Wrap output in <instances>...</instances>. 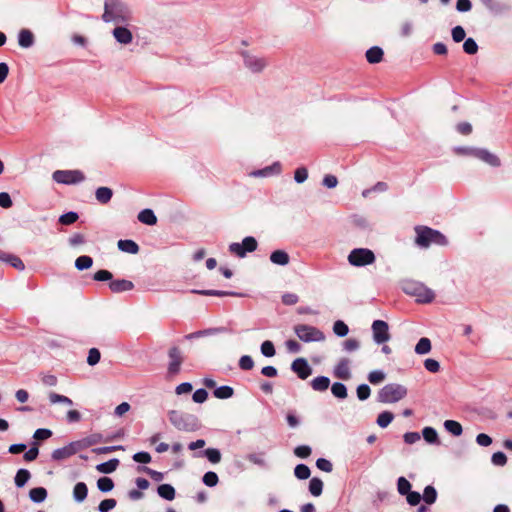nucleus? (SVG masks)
<instances>
[{"instance_id":"obj_57","label":"nucleus","mask_w":512,"mask_h":512,"mask_svg":"<svg viewBox=\"0 0 512 512\" xmlns=\"http://www.w3.org/2000/svg\"><path fill=\"white\" fill-rule=\"evenodd\" d=\"M357 397L360 401H364L369 398L371 394V389L367 384H360L357 387Z\"/></svg>"},{"instance_id":"obj_44","label":"nucleus","mask_w":512,"mask_h":512,"mask_svg":"<svg viewBox=\"0 0 512 512\" xmlns=\"http://www.w3.org/2000/svg\"><path fill=\"white\" fill-rule=\"evenodd\" d=\"M394 419L393 413L389 411H384L380 413L377 417V424L381 428H386Z\"/></svg>"},{"instance_id":"obj_25","label":"nucleus","mask_w":512,"mask_h":512,"mask_svg":"<svg viewBox=\"0 0 512 512\" xmlns=\"http://www.w3.org/2000/svg\"><path fill=\"white\" fill-rule=\"evenodd\" d=\"M137 218L146 225H155L157 223V217L151 209H143L139 212Z\"/></svg>"},{"instance_id":"obj_23","label":"nucleus","mask_w":512,"mask_h":512,"mask_svg":"<svg viewBox=\"0 0 512 512\" xmlns=\"http://www.w3.org/2000/svg\"><path fill=\"white\" fill-rule=\"evenodd\" d=\"M383 50L378 46H373L366 51V59L371 64H376L382 61Z\"/></svg>"},{"instance_id":"obj_9","label":"nucleus","mask_w":512,"mask_h":512,"mask_svg":"<svg viewBox=\"0 0 512 512\" xmlns=\"http://www.w3.org/2000/svg\"><path fill=\"white\" fill-rule=\"evenodd\" d=\"M461 151L474 156L475 158L481 160L482 162H484L492 167H499L501 165V161H500L499 157L487 149L463 148V149H461Z\"/></svg>"},{"instance_id":"obj_32","label":"nucleus","mask_w":512,"mask_h":512,"mask_svg":"<svg viewBox=\"0 0 512 512\" xmlns=\"http://www.w3.org/2000/svg\"><path fill=\"white\" fill-rule=\"evenodd\" d=\"M213 395L218 399H229L234 395V389L231 386L223 385L215 388Z\"/></svg>"},{"instance_id":"obj_3","label":"nucleus","mask_w":512,"mask_h":512,"mask_svg":"<svg viewBox=\"0 0 512 512\" xmlns=\"http://www.w3.org/2000/svg\"><path fill=\"white\" fill-rule=\"evenodd\" d=\"M402 288L407 295L415 297L419 303H430L435 298L433 290L417 281H406Z\"/></svg>"},{"instance_id":"obj_13","label":"nucleus","mask_w":512,"mask_h":512,"mask_svg":"<svg viewBox=\"0 0 512 512\" xmlns=\"http://www.w3.org/2000/svg\"><path fill=\"white\" fill-rule=\"evenodd\" d=\"M242 55L245 66L254 73L261 72L267 66V61L262 57L252 55L248 52H244Z\"/></svg>"},{"instance_id":"obj_54","label":"nucleus","mask_w":512,"mask_h":512,"mask_svg":"<svg viewBox=\"0 0 512 512\" xmlns=\"http://www.w3.org/2000/svg\"><path fill=\"white\" fill-rule=\"evenodd\" d=\"M397 489L399 494L406 495L410 492L411 484L405 477L398 478Z\"/></svg>"},{"instance_id":"obj_50","label":"nucleus","mask_w":512,"mask_h":512,"mask_svg":"<svg viewBox=\"0 0 512 512\" xmlns=\"http://www.w3.org/2000/svg\"><path fill=\"white\" fill-rule=\"evenodd\" d=\"M463 50L469 55H474L478 52V45L473 38H467L464 41Z\"/></svg>"},{"instance_id":"obj_45","label":"nucleus","mask_w":512,"mask_h":512,"mask_svg":"<svg viewBox=\"0 0 512 512\" xmlns=\"http://www.w3.org/2000/svg\"><path fill=\"white\" fill-rule=\"evenodd\" d=\"M204 454L209 462L213 464H217L221 461V452L216 448H207Z\"/></svg>"},{"instance_id":"obj_34","label":"nucleus","mask_w":512,"mask_h":512,"mask_svg":"<svg viewBox=\"0 0 512 512\" xmlns=\"http://www.w3.org/2000/svg\"><path fill=\"white\" fill-rule=\"evenodd\" d=\"M431 351V341L430 339L423 337L421 338L415 346V353L418 355H425Z\"/></svg>"},{"instance_id":"obj_38","label":"nucleus","mask_w":512,"mask_h":512,"mask_svg":"<svg viewBox=\"0 0 512 512\" xmlns=\"http://www.w3.org/2000/svg\"><path fill=\"white\" fill-rule=\"evenodd\" d=\"M331 392L338 399H345L348 395L346 386L341 382H335L331 387Z\"/></svg>"},{"instance_id":"obj_27","label":"nucleus","mask_w":512,"mask_h":512,"mask_svg":"<svg viewBox=\"0 0 512 512\" xmlns=\"http://www.w3.org/2000/svg\"><path fill=\"white\" fill-rule=\"evenodd\" d=\"M119 465V460L113 458L107 462L100 463L96 466L97 471L103 474H110L114 472Z\"/></svg>"},{"instance_id":"obj_55","label":"nucleus","mask_w":512,"mask_h":512,"mask_svg":"<svg viewBox=\"0 0 512 512\" xmlns=\"http://www.w3.org/2000/svg\"><path fill=\"white\" fill-rule=\"evenodd\" d=\"M261 353L265 357H273L276 353L274 344L269 340L264 341L261 344Z\"/></svg>"},{"instance_id":"obj_63","label":"nucleus","mask_w":512,"mask_h":512,"mask_svg":"<svg viewBox=\"0 0 512 512\" xmlns=\"http://www.w3.org/2000/svg\"><path fill=\"white\" fill-rule=\"evenodd\" d=\"M495 466H504L507 463V457L503 452H495L491 458Z\"/></svg>"},{"instance_id":"obj_5","label":"nucleus","mask_w":512,"mask_h":512,"mask_svg":"<svg viewBox=\"0 0 512 512\" xmlns=\"http://www.w3.org/2000/svg\"><path fill=\"white\" fill-rule=\"evenodd\" d=\"M407 388L401 384L390 383L385 385L378 392L377 399L381 403H395L405 398Z\"/></svg>"},{"instance_id":"obj_59","label":"nucleus","mask_w":512,"mask_h":512,"mask_svg":"<svg viewBox=\"0 0 512 512\" xmlns=\"http://www.w3.org/2000/svg\"><path fill=\"white\" fill-rule=\"evenodd\" d=\"M452 39L456 42V43H459L461 41H463L465 39V36H466V33H465V30L462 26H455L453 29H452Z\"/></svg>"},{"instance_id":"obj_60","label":"nucleus","mask_w":512,"mask_h":512,"mask_svg":"<svg viewBox=\"0 0 512 512\" xmlns=\"http://www.w3.org/2000/svg\"><path fill=\"white\" fill-rule=\"evenodd\" d=\"M311 448L307 445H300L294 449V454L299 458H307L311 455Z\"/></svg>"},{"instance_id":"obj_43","label":"nucleus","mask_w":512,"mask_h":512,"mask_svg":"<svg viewBox=\"0 0 512 512\" xmlns=\"http://www.w3.org/2000/svg\"><path fill=\"white\" fill-rule=\"evenodd\" d=\"M310 468L305 464H298L294 469V475L300 480H306L310 477Z\"/></svg>"},{"instance_id":"obj_21","label":"nucleus","mask_w":512,"mask_h":512,"mask_svg":"<svg viewBox=\"0 0 512 512\" xmlns=\"http://www.w3.org/2000/svg\"><path fill=\"white\" fill-rule=\"evenodd\" d=\"M101 441V435L100 434H92L90 436H87L81 440L75 441V444L79 451L86 449L90 446H93Z\"/></svg>"},{"instance_id":"obj_22","label":"nucleus","mask_w":512,"mask_h":512,"mask_svg":"<svg viewBox=\"0 0 512 512\" xmlns=\"http://www.w3.org/2000/svg\"><path fill=\"white\" fill-rule=\"evenodd\" d=\"M281 172V164L279 162H275L270 166H267L263 169L254 171L252 173L255 177H267L272 174H279Z\"/></svg>"},{"instance_id":"obj_24","label":"nucleus","mask_w":512,"mask_h":512,"mask_svg":"<svg viewBox=\"0 0 512 512\" xmlns=\"http://www.w3.org/2000/svg\"><path fill=\"white\" fill-rule=\"evenodd\" d=\"M117 246L119 250L129 254H137L139 252V246L133 240H119Z\"/></svg>"},{"instance_id":"obj_47","label":"nucleus","mask_w":512,"mask_h":512,"mask_svg":"<svg viewBox=\"0 0 512 512\" xmlns=\"http://www.w3.org/2000/svg\"><path fill=\"white\" fill-rule=\"evenodd\" d=\"M49 400L52 404L62 403V404L69 405V406H71L73 404V402L70 398H68L67 396H64V395L57 394L55 392H51L49 394Z\"/></svg>"},{"instance_id":"obj_39","label":"nucleus","mask_w":512,"mask_h":512,"mask_svg":"<svg viewBox=\"0 0 512 512\" xmlns=\"http://www.w3.org/2000/svg\"><path fill=\"white\" fill-rule=\"evenodd\" d=\"M422 435H423V438L425 439V441L430 443V444H438L439 443V441H438V433L432 427H425L422 430Z\"/></svg>"},{"instance_id":"obj_12","label":"nucleus","mask_w":512,"mask_h":512,"mask_svg":"<svg viewBox=\"0 0 512 512\" xmlns=\"http://www.w3.org/2000/svg\"><path fill=\"white\" fill-rule=\"evenodd\" d=\"M130 24H117L112 30V35L117 43L121 45H129L133 41L132 31L129 29Z\"/></svg>"},{"instance_id":"obj_31","label":"nucleus","mask_w":512,"mask_h":512,"mask_svg":"<svg viewBox=\"0 0 512 512\" xmlns=\"http://www.w3.org/2000/svg\"><path fill=\"white\" fill-rule=\"evenodd\" d=\"M29 497L35 503H42L47 498V490L43 487L32 488Z\"/></svg>"},{"instance_id":"obj_46","label":"nucleus","mask_w":512,"mask_h":512,"mask_svg":"<svg viewBox=\"0 0 512 512\" xmlns=\"http://www.w3.org/2000/svg\"><path fill=\"white\" fill-rule=\"evenodd\" d=\"M385 377L386 375L382 370H373L368 374V381L373 385H377L384 381Z\"/></svg>"},{"instance_id":"obj_40","label":"nucleus","mask_w":512,"mask_h":512,"mask_svg":"<svg viewBox=\"0 0 512 512\" xmlns=\"http://www.w3.org/2000/svg\"><path fill=\"white\" fill-rule=\"evenodd\" d=\"M437 491L433 486H426L423 493V500L426 504L431 505L436 502Z\"/></svg>"},{"instance_id":"obj_29","label":"nucleus","mask_w":512,"mask_h":512,"mask_svg":"<svg viewBox=\"0 0 512 512\" xmlns=\"http://www.w3.org/2000/svg\"><path fill=\"white\" fill-rule=\"evenodd\" d=\"M113 196V191L108 187H99L95 192V197L101 204L108 203Z\"/></svg>"},{"instance_id":"obj_6","label":"nucleus","mask_w":512,"mask_h":512,"mask_svg":"<svg viewBox=\"0 0 512 512\" xmlns=\"http://www.w3.org/2000/svg\"><path fill=\"white\" fill-rule=\"evenodd\" d=\"M294 332L303 342H320L325 340L324 333L314 326L299 324L294 327Z\"/></svg>"},{"instance_id":"obj_19","label":"nucleus","mask_w":512,"mask_h":512,"mask_svg":"<svg viewBox=\"0 0 512 512\" xmlns=\"http://www.w3.org/2000/svg\"><path fill=\"white\" fill-rule=\"evenodd\" d=\"M109 288L114 293L130 291L134 288V284L126 279H116L109 283Z\"/></svg>"},{"instance_id":"obj_15","label":"nucleus","mask_w":512,"mask_h":512,"mask_svg":"<svg viewBox=\"0 0 512 512\" xmlns=\"http://www.w3.org/2000/svg\"><path fill=\"white\" fill-rule=\"evenodd\" d=\"M78 451L79 450H78V448H77V446L75 444V441H73V442H70L68 445H66L64 447L55 449L52 452L51 457L55 461H62V460L70 458L71 456L76 454Z\"/></svg>"},{"instance_id":"obj_35","label":"nucleus","mask_w":512,"mask_h":512,"mask_svg":"<svg viewBox=\"0 0 512 512\" xmlns=\"http://www.w3.org/2000/svg\"><path fill=\"white\" fill-rule=\"evenodd\" d=\"M444 427L454 436H460L463 432L461 424L455 420H446L444 422Z\"/></svg>"},{"instance_id":"obj_41","label":"nucleus","mask_w":512,"mask_h":512,"mask_svg":"<svg viewBox=\"0 0 512 512\" xmlns=\"http://www.w3.org/2000/svg\"><path fill=\"white\" fill-rule=\"evenodd\" d=\"M97 487L101 492L107 493L114 488V482L109 477H101L97 481Z\"/></svg>"},{"instance_id":"obj_26","label":"nucleus","mask_w":512,"mask_h":512,"mask_svg":"<svg viewBox=\"0 0 512 512\" xmlns=\"http://www.w3.org/2000/svg\"><path fill=\"white\" fill-rule=\"evenodd\" d=\"M88 494L87 485L84 482H78L73 489V497L76 502H83Z\"/></svg>"},{"instance_id":"obj_64","label":"nucleus","mask_w":512,"mask_h":512,"mask_svg":"<svg viewBox=\"0 0 512 512\" xmlns=\"http://www.w3.org/2000/svg\"><path fill=\"white\" fill-rule=\"evenodd\" d=\"M207 398H208V393L203 388L197 389L193 393V396H192L193 401L196 403H203L207 400Z\"/></svg>"},{"instance_id":"obj_10","label":"nucleus","mask_w":512,"mask_h":512,"mask_svg":"<svg viewBox=\"0 0 512 512\" xmlns=\"http://www.w3.org/2000/svg\"><path fill=\"white\" fill-rule=\"evenodd\" d=\"M372 338L375 344L382 345L391 339L389 325L383 320H375L371 325Z\"/></svg>"},{"instance_id":"obj_42","label":"nucleus","mask_w":512,"mask_h":512,"mask_svg":"<svg viewBox=\"0 0 512 512\" xmlns=\"http://www.w3.org/2000/svg\"><path fill=\"white\" fill-rule=\"evenodd\" d=\"M92 264H93L92 258L90 256H86V255L79 256L75 260V267L80 271L89 269L92 266Z\"/></svg>"},{"instance_id":"obj_37","label":"nucleus","mask_w":512,"mask_h":512,"mask_svg":"<svg viewBox=\"0 0 512 512\" xmlns=\"http://www.w3.org/2000/svg\"><path fill=\"white\" fill-rule=\"evenodd\" d=\"M31 474L27 469H19L15 476V485L19 488L23 487L30 479Z\"/></svg>"},{"instance_id":"obj_36","label":"nucleus","mask_w":512,"mask_h":512,"mask_svg":"<svg viewBox=\"0 0 512 512\" xmlns=\"http://www.w3.org/2000/svg\"><path fill=\"white\" fill-rule=\"evenodd\" d=\"M309 491L310 493L318 497L322 494L323 491V482L320 478L314 477L309 482Z\"/></svg>"},{"instance_id":"obj_11","label":"nucleus","mask_w":512,"mask_h":512,"mask_svg":"<svg viewBox=\"0 0 512 512\" xmlns=\"http://www.w3.org/2000/svg\"><path fill=\"white\" fill-rule=\"evenodd\" d=\"M258 243L252 236H247L243 239L242 243H231L229 245V251L232 254L237 255L240 258L246 256L247 252H254L257 249Z\"/></svg>"},{"instance_id":"obj_52","label":"nucleus","mask_w":512,"mask_h":512,"mask_svg":"<svg viewBox=\"0 0 512 512\" xmlns=\"http://www.w3.org/2000/svg\"><path fill=\"white\" fill-rule=\"evenodd\" d=\"M219 481L218 475L215 472H206L203 476V483L208 487H214Z\"/></svg>"},{"instance_id":"obj_30","label":"nucleus","mask_w":512,"mask_h":512,"mask_svg":"<svg viewBox=\"0 0 512 512\" xmlns=\"http://www.w3.org/2000/svg\"><path fill=\"white\" fill-rule=\"evenodd\" d=\"M330 385V379L326 376H318L311 381V386L315 391H325Z\"/></svg>"},{"instance_id":"obj_20","label":"nucleus","mask_w":512,"mask_h":512,"mask_svg":"<svg viewBox=\"0 0 512 512\" xmlns=\"http://www.w3.org/2000/svg\"><path fill=\"white\" fill-rule=\"evenodd\" d=\"M270 261L273 264L285 266L289 263L290 257L284 250H275L270 254Z\"/></svg>"},{"instance_id":"obj_1","label":"nucleus","mask_w":512,"mask_h":512,"mask_svg":"<svg viewBox=\"0 0 512 512\" xmlns=\"http://www.w3.org/2000/svg\"><path fill=\"white\" fill-rule=\"evenodd\" d=\"M102 20L105 23L130 24L133 14L129 6L121 0H105Z\"/></svg>"},{"instance_id":"obj_2","label":"nucleus","mask_w":512,"mask_h":512,"mask_svg":"<svg viewBox=\"0 0 512 512\" xmlns=\"http://www.w3.org/2000/svg\"><path fill=\"white\" fill-rule=\"evenodd\" d=\"M416 231V244L420 247L427 248L431 244L447 245V238L437 230L431 229L426 226H418L415 228Z\"/></svg>"},{"instance_id":"obj_16","label":"nucleus","mask_w":512,"mask_h":512,"mask_svg":"<svg viewBox=\"0 0 512 512\" xmlns=\"http://www.w3.org/2000/svg\"><path fill=\"white\" fill-rule=\"evenodd\" d=\"M169 359L170 362L168 365V372L172 375L178 374L183 361L181 352L178 347H172L169 350Z\"/></svg>"},{"instance_id":"obj_61","label":"nucleus","mask_w":512,"mask_h":512,"mask_svg":"<svg viewBox=\"0 0 512 512\" xmlns=\"http://www.w3.org/2000/svg\"><path fill=\"white\" fill-rule=\"evenodd\" d=\"M424 367L431 373H437L440 370L439 362L432 358H428L424 361Z\"/></svg>"},{"instance_id":"obj_28","label":"nucleus","mask_w":512,"mask_h":512,"mask_svg":"<svg viewBox=\"0 0 512 512\" xmlns=\"http://www.w3.org/2000/svg\"><path fill=\"white\" fill-rule=\"evenodd\" d=\"M157 492L165 500L172 501L175 498V489L170 484H161L158 486Z\"/></svg>"},{"instance_id":"obj_62","label":"nucleus","mask_w":512,"mask_h":512,"mask_svg":"<svg viewBox=\"0 0 512 512\" xmlns=\"http://www.w3.org/2000/svg\"><path fill=\"white\" fill-rule=\"evenodd\" d=\"M308 178V171L305 167H300V168H297L295 170V173H294V180L301 184L303 182H305Z\"/></svg>"},{"instance_id":"obj_51","label":"nucleus","mask_w":512,"mask_h":512,"mask_svg":"<svg viewBox=\"0 0 512 512\" xmlns=\"http://www.w3.org/2000/svg\"><path fill=\"white\" fill-rule=\"evenodd\" d=\"M360 348V341L355 338H348L343 342V350L346 352H354Z\"/></svg>"},{"instance_id":"obj_4","label":"nucleus","mask_w":512,"mask_h":512,"mask_svg":"<svg viewBox=\"0 0 512 512\" xmlns=\"http://www.w3.org/2000/svg\"><path fill=\"white\" fill-rule=\"evenodd\" d=\"M168 418L171 424L181 431H195L198 428V420L194 415L184 414L177 410H170Z\"/></svg>"},{"instance_id":"obj_17","label":"nucleus","mask_w":512,"mask_h":512,"mask_svg":"<svg viewBox=\"0 0 512 512\" xmlns=\"http://www.w3.org/2000/svg\"><path fill=\"white\" fill-rule=\"evenodd\" d=\"M333 374L339 379L349 380L351 378L350 360L348 358H341L334 367Z\"/></svg>"},{"instance_id":"obj_14","label":"nucleus","mask_w":512,"mask_h":512,"mask_svg":"<svg viewBox=\"0 0 512 512\" xmlns=\"http://www.w3.org/2000/svg\"><path fill=\"white\" fill-rule=\"evenodd\" d=\"M291 370L302 380L307 379L312 374V368L305 358L295 359L291 364Z\"/></svg>"},{"instance_id":"obj_58","label":"nucleus","mask_w":512,"mask_h":512,"mask_svg":"<svg viewBox=\"0 0 512 512\" xmlns=\"http://www.w3.org/2000/svg\"><path fill=\"white\" fill-rule=\"evenodd\" d=\"M239 367L245 371L251 370L254 367V361L252 357L249 355H243L239 359Z\"/></svg>"},{"instance_id":"obj_48","label":"nucleus","mask_w":512,"mask_h":512,"mask_svg":"<svg viewBox=\"0 0 512 512\" xmlns=\"http://www.w3.org/2000/svg\"><path fill=\"white\" fill-rule=\"evenodd\" d=\"M79 216L76 212L70 211L59 217V222L62 225H71L78 220Z\"/></svg>"},{"instance_id":"obj_8","label":"nucleus","mask_w":512,"mask_h":512,"mask_svg":"<svg viewBox=\"0 0 512 512\" xmlns=\"http://www.w3.org/2000/svg\"><path fill=\"white\" fill-rule=\"evenodd\" d=\"M55 182L60 184H77L85 180L84 174L80 170H56L52 174Z\"/></svg>"},{"instance_id":"obj_33","label":"nucleus","mask_w":512,"mask_h":512,"mask_svg":"<svg viewBox=\"0 0 512 512\" xmlns=\"http://www.w3.org/2000/svg\"><path fill=\"white\" fill-rule=\"evenodd\" d=\"M0 261L7 262L18 270H24L25 268L23 261L19 257L14 255L2 254L0 255Z\"/></svg>"},{"instance_id":"obj_49","label":"nucleus","mask_w":512,"mask_h":512,"mask_svg":"<svg viewBox=\"0 0 512 512\" xmlns=\"http://www.w3.org/2000/svg\"><path fill=\"white\" fill-rule=\"evenodd\" d=\"M333 331L337 336L345 337L349 332V328L343 321L338 320L333 325Z\"/></svg>"},{"instance_id":"obj_18","label":"nucleus","mask_w":512,"mask_h":512,"mask_svg":"<svg viewBox=\"0 0 512 512\" xmlns=\"http://www.w3.org/2000/svg\"><path fill=\"white\" fill-rule=\"evenodd\" d=\"M35 43L34 34L29 29H21L18 33V44L24 49L31 48Z\"/></svg>"},{"instance_id":"obj_53","label":"nucleus","mask_w":512,"mask_h":512,"mask_svg":"<svg viewBox=\"0 0 512 512\" xmlns=\"http://www.w3.org/2000/svg\"><path fill=\"white\" fill-rule=\"evenodd\" d=\"M101 353L97 348H91L88 352L87 363L90 366H95L99 363Z\"/></svg>"},{"instance_id":"obj_7","label":"nucleus","mask_w":512,"mask_h":512,"mask_svg":"<svg viewBox=\"0 0 512 512\" xmlns=\"http://www.w3.org/2000/svg\"><path fill=\"white\" fill-rule=\"evenodd\" d=\"M375 255L367 248L353 249L348 255V262L355 267L366 266L374 263Z\"/></svg>"},{"instance_id":"obj_56","label":"nucleus","mask_w":512,"mask_h":512,"mask_svg":"<svg viewBox=\"0 0 512 512\" xmlns=\"http://www.w3.org/2000/svg\"><path fill=\"white\" fill-rule=\"evenodd\" d=\"M116 505H117V502L115 499H113V498L105 499L100 502V504L98 506V510H99V512H109L113 508H115Z\"/></svg>"}]
</instances>
